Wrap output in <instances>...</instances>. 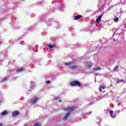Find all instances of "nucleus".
Returning a JSON list of instances; mask_svg holds the SVG:
<instances>
[{
  "mask_svg": "<svg viewBox=\"0 0 126 126\" xmlns=\"http://www.w3.org/2000/svg\"><path fill=\"white\" fill-rule=\"evenodd\" d=\"M70 86H78V87H80L81 86V83L78 81H73L69 83Z\"/></svg>",
  "mask_w": 126,
  "mask_h": 126,
  "instance_id": "1",
  "label": "nucleus"
},
{
  "mask_svg": "<svg viewBox=\"0 0 126 126\" xmlns=\"http://www.w3.org/2000/svg\"><path fill=\"white\" fill-rule=\"evenodd\" d=\"M75 109H76V107H70L63 108V111H64L65 112H69V113H71V112H73V111H75Z\"/></svg>",
  "mask_w": 126,
  "mask_h": 126,
  "instance_id": "2",
  "label": "nucleus"
},
{
  "mask_svg": "<svg viewBox=\"0 0 126 126\" xmlns=\"http://www.w3.org/2000/svg\"><path fill=\"white\" fill-rule=\"evenodd\" d=\"M38 100H39V98L38 97V96H35L33 98H32L30 102V104L31 105H34V104H35V103H36V102L38 101Z\"/></svg>",
  "mask_w": 126,
  "mask_h": 126,
  "instance_id": "3",
  "label": "nucleus"
},
{
  "mask_svg": "<svg viewBox=\"0 0 126 126\" xmlns=\"http://www.w3.org/2000/svg\"><path fill=\"white\" fill-rule=\"evenodd\" d=\"M69 116H70V113L69 112L66 113V114H65V116L63 117L62 120L63 121H66Z\"/></svg>",
  "mask_w": 126,
  "mask_h": 126,
  "instance_id": "4",
  "label": "nucleus"
},
{
  "mask_svg": "<svg viewBox=\"0 0 126 126\" xmlns=\"http://www.w3.org/2000/svg\"><path fill=\"white\" fill-rule=\"evenodd\" d=\"M19 115V111H15L12 113V116L13 117H16V116H18Z\"/></svg>",
  "mask_w": 126,
  "mask_h": 126,
  "instance_id": "5",
  "label": "nucleus"
},
{
  "mask_svg": "<svg viewBox=\"0 0 126 126\" xmlns=\"http://www.w3.org/2000/svg\"><path fill=\"white\" fill-rule=\"evenodd\" d=\"M103 16V14H101L96 20V23H100V21H101V19L102 17Z\"/></svg>",
  "mask_w": 126,
  "mask_h": 126,
  "instance_id": "6",
  "label": "nucleus"
},
{
  "mask_svg": "<svg viewBox=\"0 0 126 126\" xmlns=\"http://www.w3.org/2000/svg\"><path fill=\"white\" fill-rule=\"evenodd\" d=\"M47 46L50 50H52L53 48H56V45L55 44L51 45L50 44H48Z\"/></svg>",
  "mask_w": 126,
  "mask_h": 126,
  "instance_id": "7",
  "label": "nucleus"
},
{
  "mask_svg": "<svg viewBox=\"0 0 126 126\" xmlns=\"http://www.w3.org/2000/svg\"><path fill=\"white\" fill-rule=\"evenodd\" d=\"M69 68H70V69H76L77 68V66L72 64L69 66Z\"/></svg>",
  "mask_w": 126,
  "mask_h": 126,
  "instance_id": "8",
  "label": "nucleus"
},
{
  "mask_svg": "<svg viewBox=\"0 0 126 126\" xmlns=\"http://www.w3.org/2000/svg\"><path fill=\"white\" fill-rule=\"evenodd\" d=\"M106 88H107V87L104 86L100 85V86L98 88V90H99V91H100V92H102V89H105Z\"/></svg>",
  "mask_w": 126,
  "mask_h": 126,
  "instance_id": "9",
  "label": "nucleus"
},
{
  "mask_svg": "<svg viewBox=\"0 0 126 126\" xmlns=\"http://www.w3.org/2000/svg\"><path fill=\"white\" fill-rule=\"evenodd\" d=\"M81 17H82V16L80 15H78L77 16L74 17V20H77V19H79Z\"/></svg>",
  "mask_w": 126,
  "mask_h": 126,
  "instance_id": "10",
  "label": "nucleus"
},
{
  "mask_svg": "<svg viewBox=\"0 0 126 126\" xmlns=\"http://www.w3.org/2000/svg\"><path fill=\"white\" fill-rule=\"evenodd\" d=\"M124 79H121V80H120L119 79H118L117 80H116V82L117 83H121V82H124Z\"/></svg>",
  "mask_w": 126,
  "mask_h": 126,
  "instance_id": "11",
  "label": "nucleus"
},
{
  "mask_svg": "<svg viewBox=\"0 0 126 126\" xmlns=\"http://www.w3.org/2000/svg\"><path fill=\"white\" fill-rule=\"evenodd\" d=\"M33 126H42V125L38 122H35Z\"/></svg>",
  "mask_w": 126,
  "mask_h": 126,
  "instance_id": "12",
  "label": "nucleus"
},
{
  "mask_svg": "<svg viewBox=\"0 0 126 126\" xmlns=\"http://www.w3.org/2000/svg\"><path fill=\"white\" fill-rule=\"evenodd\" d=\"M7 114V111L5 110L1 113L2 116H5Z\"/></svg>",
  "mask_w": 126,
  "mask_h": 126,
  "instance_id": "13",
  "label": "nucleus"
},
{
  "mask_svg": "<svg viewBox=\"0 0 126 126\" xmlns=\"http://www.w3.org/2000/svg\"><path fill=\"white\" fill-rule=\"evenodd\" d=\"M109 114L110 115V117H112V118L113 117V114H114V111H113V110H111L109 111Z\"/></svg>",
  "mask_w": 126,
  "mask_h": 126,
  "instance_id": "14",
  "label": "nucleus"
},
{
  "mask_svg": "<svg viewBox=\"0 0 126 126\" xmlns=\"http://www.w3.org/2000/svg\"><path fill=\"white\" fill-rule=\"evenodd\" d=\"M101 69H102V68L101 67H98V68H95L93 69L94 70H95V71L101 70Z\"/></svg>",
  "mask_w": 126,
  "mask_h": 126,
  "instance_id": "15",
  "label": "nucleus"
},
{
  "mask_svg": "<svg viewBox=\"0 0 126 126\" xmlns=\"http://www.w3.org/2000/svg\"><path fill=\"white\" fill-rule=\"evenodd\" d=\"M114 22H119V18H116L114 19Z\"/></svg>",
  "mask_w": 126,
  "mask_h": 126,
  "instance_id": "16",
  "label": "nucleus"
},
{
  "mask_svg": "<svg viewBox=\"0 0 126 126\" xmlns=\"http://www.w3.org/2000/svg\"><path fill=\"white\" fill-rule=\"evenodd\" d=\"M18 70L19 71H22L23 70H24V69L23 68V67H20L19 69H18Z\"/></svg>",
  "mask_w": 126,
  "mask_h": 126,
  "instance_id": "17",
  "label": "nucleus"
},
{
  "mask_svg": "<svg viewBox=\"0 0 126 126\" xmlns=\"http://www.w3.org/2000/svg\"><path fill=\"white\" fill-rule=\"evenodd\" d=\"M64 64H65V65H69L70 63H64Z\"/></svg>",
  "mask_w": 126,
  "mask_h": 126,
  "instance_id": "18",
  "label": "nucleus"
},
{
  "mask_svg": "<svg viewBox=\"0 0 126 126\" xmlns=\"http://www.w3.org/2000/svg\"><path fill=\"white\" fill-rule=\"evenodd\" d=\"M45 83H46V84H49V83H51V81H46Z\"/></svg>",
  "mask_w": 126,
  "mask_h": 126,
  "instance_id": "19",
  "label": "nucleus"
},
{
  "mask_svg": "<svg viewBox=\"0 0 126 126\" xmlns=\"http://www.w3.org/2000/svg\"><path fill=\"white\" fill-rule=\"evenodd\" d=\"M54 100H56V101H59L60 100V98L58 97H57V98L55 97L54 98Z\"/></svg>",
  "mask_w": 126,
  "mask_h": 126,
  "instance_id": "20",
  "label": "nucleus"
},
{
  "mask_svg": "<svg viewBox=\"0 0 126 126\" xmlns=\"http://www.w3.org/2000/svg\"><path fill=\"white\" fill-rule=\"evenodd\" d=\"M88 67L89 68H91V67H92V64L88 65Z\"/></svg>",
  "mask_w": 126,
  "mask_h": 126,
  "instance_id": "21",
  "label": "nucleus"
},
{
  "mask_svg": "<svg viewBox=\"0 0 126 126\" xmlns=\"http://www.w3.org/2000/svg\"><path fill=\"white\" fill-rule=\"evenodd\" d=\"M119 68V66L117 65L114 69H113V70H115V69H118Z\"/></svg>",
  "mask_w": 126,
  "mask_h": 126,
  "instance_id": "22",
  "label": "nucleus"
},
{
  "mask_svg": "<svg viewBox=\"0 0 126 126\" xmlns=\"http://www.w3.org/2000/svg\"><path fill=\"white\" fill-rule=\"evenodd\" d=\"M7 80V78L5 77L3 78V81H6Z\"/></svg>",
  "mask_w": 126,
  "mask_h": 126,
  "instance_id": "23",
  "label": "nucleus"
},
{
  "mask_svg": "<svg viewBox=\"0 0 126 126\" xmlns=\"http://www.w3.org/2000/svg\"><path fill=\"white\" fill-rule=\"evenodd\" d=\"M58 101H59L60 103H62V100H61V99L59 98V100Z\"/></svg>",
  "mask_w": 126,
  "mask_h": 126,
  "instance_id": "24",
  "label": "nucleus"
},
{
  "mask_svg": "<svg viewBox=\"0 0 126 126\" xmlns=\"http://www.w3.org/2000/svg\"><path fill=\"white\" fill-rule=\"evenodd\" d=\"M2 124L1 123H0V126H2Z\"/></svg>",
  "mask_w": 126,
  "mask_h": 126,
  "instance_id": "25",
  "label": "nucleus"
},
{
  "mask_svg": "<svg viewBox=\"0 0 126 126\" xmlns=\"http://www.w3.org/2000/svg\"><path fill=\"white\" fill-rule=\"evenodd\" d=\"M1 44V42H0V44Z\"/></svg>",
  "mask_w": 126,
  "mask_h": 126,
  "instance_id": "26",
  "label": "nucleus"
},
{
  "mask_svg": "<svg viewBox=\"0 0 126 126\" xmlns=\"http://www.w3.org/2000/svg\"><path fill=\"white\" fill-rule=\"evenodd\" d=\"M29 91H31V90H29Z\"/></svg>",
  "mask_w": 126,
  "mask_h": 126,
  "instance_id": "27",
  "label": "nucleus"
}]
</instances>
